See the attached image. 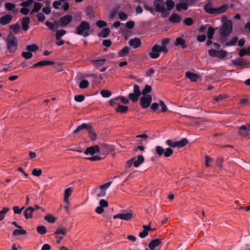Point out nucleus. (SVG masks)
<instances>
[{"label": "nucleus", "mask_w": 250, "mask_h": 250, "mask_svg": "<svg viewBox=\"0 0 250 250\" xmlns=\"http://www.w3.org/2000/svg\"><path fill=\"white\" fill-rule=\"evenodd\" d=\"M7 48L11 53L15 52L18 48V39L14 36L12 32H10L6 40Z\"/></svg>", "instance_id": "1"}, {"label": "nucleus", "mask_w": 250, "mask_h": 250, "mask_svg": "<svg viewBox=\"0 0 250 250\" xmlns=\"http://www.w3.org/2000/svg\"><path fill=\"white\" fill-rule=\"evenodd\" d=\"M228 8L227 4H224L218 8L212 7L211 3L208 2L204 6V11L209 14H220L225 12Z\"/></svg>", "instance_id": "2"}, {"label": "nucleus", "mask_w": 250, "mask_h": 250, "mask_svg": "<svg viewBox=\"0 0 250 250\" xmlns=\"http://www.w3.org/2000/svg\"><path fill=\"white\" fill-rule=\"evenodd\" d=\"M90 23L86 21H82L80 24L76 28V33L78 35H83L86 37L90 35Z\"/></svg>", "instance_id": "3"}, {"label": "nucleus", "mask_w": 250, "mask_h": 250, "mask_svg": "<svg viewBox=\"0 0 250 250\" xmlns=\"http://www.w3.org/2000/svg\"><path fill=\"white\" fill-rule=\"evenodd\" d=\"M232 31V23L231 21L228 20L225 22L220 29V34L223 37L228 36Z\"/></svg>", "instance_id": "4"}, {"label": "nucleus", "mask_w": 250, "mask_h": 250, "mask_svg": "<svg viewBox=\"0 0 250 250\" xmlns=\"http://www.w3.org/2000/svg\"><path fill=\"white\" fill-rule=\"evenodd\" d=\"M73 20V17L70 15H65L59 20L55 21L54 23L57 27L58 26H65L68 25Z\"/></svg>", "instance_id": "5"}, {"label": "nucleus", "mask_w": 250, "mask_h": 250, "mask_svg": "<svg viewBox=\"0 0 250 250\" xmlns=\"http://www.w3.org/2000/svg\"><path fill=\"white\" fill-rule=\"evenodd\" d=\"M155 151L157 155L159 156L164 155L166 157H170L173 153V150L170 147L165 149L161 146H157L155 147Z\"/></svg>", "instance_id": "6"}, {"label": "nucleus", "mask_w": 250, "mask_h": 250, "mask_svg": "<svg viewBox=\"0 0 250 250\" xmlns=\"http://www.w3.org/2000/svg\"><path fill=\"white\" fill-rule=\"evenodd\" d=\"M160 52H163V50L160 48V45L156 44L152 47L149 55L151 59H157L159 57Z\"/></svg>", "instance_id": "7"}, {"label": "nucleus", "mask_w": 250, "mask_h": 250, "mask_svg": "<svg viewBox=\"0 0 250 250\" xmlns=\"http://www.w3.org/2000/svg\"><path fill=\"white\" fill-rule=\"evenodd\" d=\"M152 101V96L150 95L143 96L140 98V105L143 108L149 106Z\"/></svg>", "instance_id": "8"}, {"label": "nucleus", "mask_w": 250, "mask_h": 250, "mask_svg": "<svg viewBox=\"0 0 250 250\" xmlns=\"http://www.w3.org/2000/svg\"><path fill=\"white\" fill-rule=\"evenodd\" d=\"M100 152L103 155H107L110 151H112L113 147L112 146L108 145L106 144H102L100 146Z\"/></svg>", "instance_id": "9"}, {"label": "nucleus", "mask_w": 250, "mask_h": 250, "mask_svg": "<svg viewBox=\"0 0 250 250\" xmlns=\"http://www.w3.org/2000/svg\"><path fill=\"white\" fill-rule=\"evenodd\" d=\"M96 153H100V146L98 145H94L92 146L88 147L84 151V153L86 155L89 154L93 155Z\"/></svg>", "instance_id": "10"}, {"label": "nucleus", "mask_w": 250, "mask_h": 250, "mask_svg": "<svg viewBox=\"0 0 250 250\" xmlns=\"http://www.w3.org/2000/svg\"><path fill=\"white\" fill-rule=\"evenodd\" d=\"M132 217V213L131 212H127L125 213H119L113 216V218L114 219L119 218L125 221L130 220Z\"/></svg>", "instance_id": "11"}, {"label": "nucleus", "mask_w": 250, "mask_h": 250, "mask_svg": "<svg viewBox=\"0 0 250 250\" xmlns=\"http://www.w3.org/2000/svg\"><path fill=\"white\" fill-rule=\"evenodd\" d=\"M128 44L130 46L136 49L141 46L142 42L139 38H134L129 40Z\"/></svg>", "instance_id": "12"}, {"label": "nucleus", "mask_w": 250, "mask_h": 250, "mask_svg": "<svg viewBox=\"0 0 250 250\" xmlns=\"http://www.w3.org/2000/svg\"><path fill=\"white\" fill-rule=\"evenodd\" d=\"M239 134L243 137H247L250 134V129L247 125H243L239 128Z\"/></svg>", "instance_id": "13"}, {"label": "nucleus", "mask_w": 250, "mask_h": 250, "mask_svg": "<svg viewBox=\"0 0 250 250\" xmlns=\"http://www.w3.org/2000/svg\"><path fill=\"white\" fill-rule=\"evenodd\" d=\"M12 16L10 14H7L0 18V23L1 25H6L10 23L12 20Z\"/></svg>", "instance_id": "14"}, {"label": "nucleus", "mask_w": 250, "mask_h": 250, "mask_svg": "<svg viewBox=\"0 0 250 250\" xmlns=\"http://www.w3.org/2000/svg\"><path fill=\"white\" fill-rule=\"evenodd\" d=\"M132 160H133V165L135 167H138L141 164L143 163L145 161L144 156L141 155H138L137 159L134 158L132 159Z\"/></svg>", "instance_id": "15"}, {"label": "nucleus", "mask_w": 250, "mask_h": 250, "mask_svg": "<svg viewBox=\"0 0 250 250\" xmlns=\"http://www.w3.org/2000/svg\"><path fill=\"white\" fill-rule=\"evenodd\" d=\"M181 16L176 13H173L169 18V21L172 23H179L181 21Z\"/></svg>", "instance_id": "16"}, {"label": "nucleus", "mask_w": 250, "mask_h": 250, "mask_svg": "<svg viewBox=\"0 0 250 250\" xmlns=\"http://www.w3.org/2000/svg\"><path fill=\"white\" fill-rule=\"evenodd\" d=\"M161 241L159 239H156L151 240L148 244V247L150 250H154V248L159 246Z\"/></svg>", "instance_id": "17"}, {"label": "nucleus", "mask_w": 250, "mask_h": 250, "mask_svg": "<svg viewBox=\"0 0 250 250\" xmlns=\"http://www.w3.org/2000/svg\"><path fill=\"white\" fill-rule=\"evenodd\" d=\"M169 39L168 38L163 39L161 41V45L160 48L163 50L164 53H167L168 49L167 48V45L169 43Z\"/></svg>", "instance_id": "18"}, {"label": "nucleus", "mask_w": 250, "mask_h": 250, "mask_svg": "<svg viewBox=\"0 0 250 250\" xmlns=\"http://www.w3.org/2000/svg\"><path fill=\"white\" fill-rule=\"evenodd\" d=\"M34 211V208L33 207H30L27 208L24 211L23 214L25 219H28L32 217L33 212Z\"/></svg>", "instance_id": "19"}, {"label": "nucleus", "mask_w": 250, "mask_h": 250, "mask_svg": "<svg viewBox=\"0 0 250 250\" xmlns=\"http://www.w3.org/2000/svg\"><path fill=\"white\" fill-rule=\"evenodd\" d=\"M72 192V188H68L64 191V202L66 204H69V197L71 195Z\"/></svg>", "instance_id": "20"}, {"label": "nucleus", "mask_w": 250, "mask_h": 250, "mask_svg": "<svg viewBox=\"0 0 250 250\" xmlns=\"http://www.w3.org/2000/svg\"><path fill=\"white\" fill-rule=\"evenodd\" d=\"M91 127V125L88 124L83 123L82 125H79L77 128L73 131V133L76 134L78 133L81 130L85 129L87 130L88 129H89Z\"/></svg>", "instance_id": "21"}, {"label": "nucleus", "mask_w": 250, "mask_h": 250, "mask_svg": "<svg viewBox=\"0 0 250 250\" xmlns=\"http://www.w3.org/2000/svg\"><path fill=\"white\" fill-rule=\"evenodd\" d=\"M30 23V18L28 17L22 19L21 21L22 28L24 31H27L29 28V24Z\"/></svg>", "instance_id": "22"}, {"label": "nucleus", "mask_w": 250, "mask_h": 250, "mask_svg": "<svg viewBox=\"0 0 250 250\" xmlns=\"http://www.w3.org/2000/svg\"><path fill=\"white\" fill-rule=\"evenodd\" d=\"M186 76L192 82H196L197 79L199 78L198 75L191 72H187L186 73Z\"/></svg>", "instance_id": "23"}, {"label": "nucleus", "mask_w": 250, "mask_h": 250, "mask_svg": "<svg viewBox=\"0 0 250 250\" xmlns=\"http://www.w3.org/2000/svg\"><path fill=\"white\" fill-rule=\"evenodd\" d=\"M175 44L177 46L180 45L183 49L186 48L188 47V45L186 43L185 40L181 37L176 38Z\"/></svg>", "instance_id": "24"}, {"label": "nucleus", "mask_w": 250, "mask_h": 250, "mask_svg": "<svg viewBox=\"0 0 250 250\" xmlns=\"http://www.w3.org/2000/svg\"><path fill=\"white\" fill-rule=\"evenodd\" d=\"M130 48L128 46L124 47L119 51L118 54L120 57H123L127 56L130 51Z\"/></svg>", "instance_id": "25"}, {"label": "nucleus", "mask_w": 250, "mask_h": 250, "mask_svg": "<svg viewBox=\"0 0 250 250\" xmlns=\"http://www.w3.org/2000/svg\"><path fill=\"white\" fill-rule=\"evenodd\" d=\"M154 5L155 9L156 11H160V10L165 7V4L163 1L154 0Z\"/></svg>", "instance_id": "26"}, {"label": "nucleus", "mask_w": 250, "mask_h": 250, "mask_svg": "<svg viewBox=\"0 0 250 250\" xmlns=\"http://www.w3.org/2000/svg\"><path fill=\"white\" fill-rule=\"evenodd\" d=\"M110 32V30L108 28H104L100 32L98 33V35L100 37L105 38L107 37Z\"/></svg>", "instance_id": "27"}, {"label": "nucleus", "mask_w": 250, "mask_h": 250, "mask_svg": "<svg viewBox=\"0 0 250 250\" xmlns=\"http://www.w3.org/2000/svg\"><path fill=\"white\" fill-rule=\"evenodd\" d=\"M116 111L120 113H125L128 110L127 106H124L121 104H119L118 106L115 108Z\"/></svg>", "instance_id": "28"}, {"label": "nucleus", "mask_w": 250, "mask_h": 250, "mask_svg": "<svg viewBox=\"0 0 250 250\" xmlns=\"http://www.w3.org/2000/svg\"><path fill=\"white\" fill-rule=\"evenodd\" d=\"M9 29L10 30H13V32L15 34H17L19 33L20 30L21 26L20 25L16 23L15 24H11L9 26Z\"/></svg>", "instance_id": "29"}, {"label": "nucleus", "mask_w": 250, "mask_h": 250, "mask_svg": "<svg viewBox=\"0 0 250 250\" xmlns=\"http://www.w3.org/2000/svg\"><path fill=\"white\" fill-rule=\"evenodd\" d=\"M39 47L35 44L28 45L26 47V50L30 52H36L39 50Z\"/></svg>", "instance_id": "30"}, {"label": "nucleus", "mask_w": 250, "mask_h": 250, "mask_svg": "<svg viewBox=\"0 0 250 250\" xmlns=\"http://www.w3.org/2000/svg\"><path fill=\"white\" fill-rule=\"evenodd\" d=\"M85 14L89 18L94 17L93 9L91 6H88L85 9Z\"/></svg>", "instance_id": "31"}, {"label": "nucleus", "mask_w": 250, "mask_h": 250, "mask_svg": "<svg viewBox=\"0 0 250 250\" xmlns=\"http://www.w3.org/2000/svg\"><path fill=\"white\" fill-rule=\"evenodd\" d=\"M231 62L234 65H238L239 66L246 65V63L243 62V60L239 58L232 60Z\"/></svg>", "instance_id": "32"}, {"label": "nucleus", "mask_w": 250, "mask_h": 250, "mask_svg": "<svg viewBox=\"0 0 250 250\" xmlns=\"http://www.w3.org/2000/svg\"><path fill=\"white\" fill-rule=\"evenodd\" d=\"M88 132L89 133V138L91 139L92 141H94L96 139L97 135L96 133L93 131L92 126L91 125V127L89 129H87Z\"/></svg>", "instance_id": "33"}, {"label": "nucleus", "mask_w": 250, "mask_h": 250, "mask_svg": "<svg viewBox=\"0 0 250 250\" xmlns=\"http://www.w3.org/2000/svg\"><path fill=\"white\" fill-rule=\"evenodd\" d=\"M14 236H18L20 235H25L26 234V231L23 229L22 228L15 229L13 231L12 233Z\"/></svg>", "instance_id": "34"}, {"label": "nucleus", "mask_w": 250, "mask_h": 250, "mask_svg": "<svg viewBox=\"0 0 250 250\" xmlns=\"http://www.w3.org/2000/svg\"><path fill=\"white\" fill-rule=\"evenodd\" d=\"M176 8L177 11H180L182 9L186 10L188 9V6L186 3H179L176 4Z\"/></svg>", "instance_id": "35"}, {"label": "nucleus", "mask_w": 250, "mask_h": 250, "mask_svg": "<svg viewBox=\"0 0 250 250\" xmlns=\"http://www.w3.org/2000/svg\"><path fill=\"white\" fill-rule=\"evenodd\" d=\"M143 228L144 229L143 231L139 233V236L142 238H145L148 234V231L147 230V226H146V225H144L143 226Z\"/></svg>", "instance_id": "36"}, {"label": "nucleus", "mask_w": 250, "mask_h": 250, "mask_svg": "<svg viewBox=\"0 0 250 250\" xmlns=\"http://www.w3.org/2000/svg\"><path fill=\"white\" fill-rule=\"evenodd\" d=\"M66 33V31L65 30L61 29L57 30L56 33V39L57 40H60L61 37Z\"/></svg>", "instance_id": "37"}, {"label": "nucleus", "mask_w": 250, "mask_h": 250, "mask_svg": "<svg viewBox=\"0 0 250 250\" xmlns=\"http://www.w3.org/2000/svg\"><path fill=\"white\" fill-rule=\"evenodd\" d=\"M228 52L224 50H220L218 51L217 54V58L220 59H224L227 56Z\"/></svg>", "instance_id": "38"}, {"label": "nucleus", "mask_w": 250, "mask_h": 250, "mask_svg": "<svg viewBox=\"0 0 250 250\" xmlns=\"http://www.w3.org/2000/svg\"><path fill=\"white\" fill-rule=\"evenodd\" d=\"M140 95H139L134 93H131L128 95V98L130 99L133 102H136L138 99Z\"/></svg>", "instance_id": "39"}, {"label": "nucleus", "mask_w": 250, "mask_h": 250, "mask_svg": "<svg viewBox=\"0 0 250 250\" xmlns=\"http://www.w3.org/2000/svg\"><path fill=\"white\" fill-rule=\"evenodd\" d=\"M42 7V4L41 3L35 2L31 13L37 12L40 10Z\"/></svg>", "instance_id": "40"}, {"label": "nucleus", "mask_w": 250, "mask_h": 250, "mask_svg": "<svg viewBox=\"0 0 250 250\" xmlns=\"http://www.w3.org/2000/svg\"><path fill=\"white\" fill-rule=\"evenodd\" d=\"M66 232V228H58L55 232V234L57 235V237L59 235H65Z\"/></svg>", "instance_id": "41"}, {"label": "nucleus", "mask_w": 250, "mask_h": 250, "mask_svg": "<svg viewBox=\"0 0 250 250\" xmlns=\"http://www.w3.org/2000/svg\"><path fill=\"white\" fill-rule=\"evenodd\" d=\"M167 9L168 10L170 11L173 9L175 6V3L172 0H167L166 2Z\"/></svg>", "instance_id": "42"}, {"label": "nucleus", "mask_w": 250, "mask_h": 250, "mask_svg": "<svg viewBox=\"0 0 250 250\" xmlns=\"http://www.w3.org/2000/svg\"><path fill=\"white\" fill-rule=\"evenodd\" d=\"M5 8L8 11L14 10L15 8L16 5L10 2H6L4 4Z\"/></svg>", "instance_id": "43"}, {"label": "nucleus", "mask_w": 250, "mask_h": 250, "mask_svg": "<svg viewBox=\"0 0 250 250\" xmlns=\"http://www.w3.org/2000/svg\"><path fill=\"white\" fill-rule=\"evenodd\" d=\"M188 141L186 138H183L179 141H177V146L182 147L187 145Z\"/></svg>", "instance_id": "44"}, {"label": "nucleus", "mask_w": 250, "mask_h": 250, "mask_svg": "<svg viewBox=\"0 0 250 250\" xmlns=\"http://www.w3.org/2000/svg\"><path fill=\"white\" fill-rule=\"evenodd\" d=\"M40 67L44 66L46 65H53L55 63L54 62L50 61H42L39 62Z\"/></svg>", "instance_id": "45"}, {"label": "nucleus", "mask_w": 250, "mask_h": 250, "mask_svg": "<svg viewBox=\"0 0 250 250\" xmlns=\"http://www.w3.org/2000/svg\"><path fill=\"white\" fill-rule=\"evenodd\" d=\"M37 231L39 234L43 235L46 233V229L44 226H39L37 227Z\"/></svg>", "instance_id": "46"}, {"label": "nucleus", "mask_w": 250, "mask_h": 250, "mask_svg": "<svg viewBox=\"0 0 250 250\" xmlns=\"http://www.w3.org/2000/svg\"><path fill=\"white\" fill-rule=\"evenodd\" d=\"M100 93L102 96L104 98H109L112 95L111 92L108 90H102L101 91Z\"/></svg>", "instance_id": "47"}, {"label": "nucleus", "mask_w": 250, "mask_h": 250, "mask_svg": "<svg viewBox=\"0 0 250 250\" xmlns=\"http://www.w3.org/2000/svg\"><path fill=\"white\" fill-rule=\"evenodd\" d=\"M238 39L237 37H233L230 41L226 43V45L228 46L235 45L237 42Z\"/></svg>", "instance_id": "48"}, {"label": "nucleus", "mask_w": 250, "mask_h": 250, "mask_svg": "<svg viewBox=\"0 0 250 250\" xmlns=\"http://www.w3.org/2000/svg\"><path fill=\"white\" fill-rule=\"evenodd\" d=\"M89 84V82L87 80H83L80 82L79 87L81 89H85L88 86Z\"/></svg>", "instance_id": "49"}, {"label": "nucleus", "mask_w": 250, "mask_h": 250, "mask_svg": "<svg viewBox=\"0 0 250 250\" xmlns=\"http://www.w3.org/2000/svg\"><path fill=\"white\" fill-rule=\"evenodd\" d=\"M45 24L46 26H47L48 27V28L52 30V31H55L58 27H57V26L55 25V23L53 24V23L49 21H46L45 22Z\"/></svg>", "instance_id": "50"}, {"label": "nucleus", "mask_w": 250, "mask_h": 250, "mask_svg": "<svg viewBox=\"0 0 250 250\" xmlns=\"http://www.w3.org/2000/svg\"><path fill=\"white\" fill-rule=\"evenodd\" d=\"M214 33V30L212 27L209 26L208 28V32H207V35H208V38L209 40H211L213 38V35Z\"/></svg>", "instance_id": "51"}, {"label": "nucleus", "mask_w": 250, "mask_h": 250, "mask_svg": "<svg viewBox=\"0 0 250 250\" xmlns=\"http://www.w3.org/2000/svg\"><path fill=\"white\" fill-rule=\"evenodd\" d=\"M151 87L150 85H146L142 91V94L143 96L147 95V94L150 93L151 91Z\"/></svg>", "instance_id": "52"}, {"label": "nucleus", "mask_w": 250, "mask_h": 250, "mask_svg": "<svg viewBox=\"0 0 250 250\" xmlns=\"http://www.w3.org/2000/svg\"><path fill=\"white\" fill-rule=\"evenodd\" d=\"M105 61V59H100V60H94L93 61V62L95 66H96V67H99V66H101L102 65H103V64L104 63Z\"/></svg>", "instance_id": "53"}, {"label": "nucleus", "mask_w": 250, "mask_h": 250, "mask_svg": "<svg viewBox=\"0 0 250 250\" xmlns=\"http://www.w3.org/2000/svg\"><path fill=\"white\" fill-rule=\"evenodd\" d=\"M119 98H118V97L114 98V99H111L110 101H109V104L113 106V107H114V105L116 104V105H119V104H120L119 103Z\"/></svg>", "instance_id": "54"}, {"label": "nucleus", "mask_w": 250, "mask_h": 250, "mask_svg": "<svg viewBox=\"0 0 250 250\" xmlns=\"http://www.w3.org/2000/svg\"><path fill=\"white\" fill-rule=\"evenodd\" d=\"M9 210V208H4L2 210L0 211V221H1L4 218V214H5Z\"/></svg>", "instance_id": "55"}, {"label": "nucleus", "mask_w": 250, "mask_h": 250, "mask_svg": "<svg viewBox=\"0 0 250 250\" xmlns=\"http://www.w3.org/2000/svg\"><path fill=\"white\" fill-rule=\"evenodd\" d=\"M45 220L47 221L48 223H54L56 219L55 217L53 216L52 215H46L44 217Z\"/></svg>", "instance_id": "56"}, {"label": "nucleus", "mask_w": 250, "mask_h": 250, "mask_svg": "<svg viewBox=\"0 0 250 250\" xmlns=\"http://www.w3.org/2000/svg\"><path fill=\"white\" fill-rule=\"evenodd\" d=\"M166 143L167 146L171 147H175L177 146V141L174 142L171 140H167Z\"/></svg>", "instance_id": "57"}, {"label": "nucleus", "mask_w": 250, "mask_h": 250, "mask_svg": "<svg viewBox=\"0 0 250 250\" xmlns=\"http://www.w3.org/2000/svg\"><path fill=\"white\" fill-rule=\"evenodd\" d=\"M21 55L24 58L27 60L31 59L33 56L32 53L29 51L22 52Z\"/></svg>", "instance_id": "58"}, {"label": "nucleus", "mask_w": 250, "mask_h": 250, "mask_svg": "<svg viewBox=\"0 0 250 250\" xmlns=\"http://www.w3.org/2000/svg\"><path fill=\"white\" fill-rule=\"evenodd\" d=\"M33 2V0H27L23 1L20 4L21 6L23 7H28L30 6Z\"/></svg>", "instance_id": "59"}, {"label": "nucleus", "mask_w": 250, "mask_h": 250, "mask_svg": "<svg viewBox=\"0 0 250 250\" xmlns=\"http://www.w3.org/2000/svg\"><path fill=\"white\" fill-rule=\"evenodd\" d=\"M25 207H22L21 208H19L18 206H14L13 208V209L14 213L15 214H21L22 211L24 209Z\"/></svg>", "instance_id": "60"}, {"label": "nucleus", "mask_w": 250, "mask_h": 250, "mask_svg": "<svg viewBox=\"0 0 250 250\" xmlns=\"http://www.w3.org/2000/svg\"><path fill=\"white\" fill-rule=\"evenodd\" d=\"M183 22L187 26H191L193 23V21L191 18H187L184 20Z\"/></svg>", "instance_id": "61"}, {"label": "nucleus", "mask_w": 250, "mask_h": 250, "mask_svg": "<svg viewBox=\"0 0 250 250\" xmlns=\"http://www.w3.org/2000/svg\"><path fill=\"white\" fill-rule=\"evenodd\" d=\"M96 25L99 28H103L107 25V23L104 21L100 20L96 22Z\"/></svg>", "instance_id": "62"}, {"label": "nucleus", "mask_w": 250, "mask_h": 250, "mask_svg": "<svg viewBox=\"0 0 250 250\" xmlns=\"http://www.w3.org/2000/svg\"><path fill=\"white\" fill-rule=\"evenodd\" d=\"M218 51L214 49H209L208 51V54L212 57H217Z\"/></svg>", "instance_id": "63"}, {"label": "nucleus", "mask_w": 250, "mask_h": 250, "mask_svg": "<svg viewBox=\"0 0 250 250\" xmlns=\"http://www.w3.org/2000/svg\"><path fill=\"white\" fill-rule=\"evenodd\" d=\"M85 97L83 95H77L75 96L74 100L77 102H82L84 100Z\"/></svg>", "instance_id": "64"}]
</instances>
